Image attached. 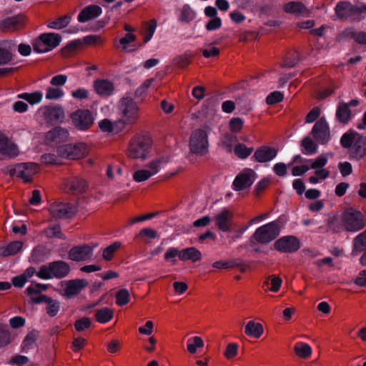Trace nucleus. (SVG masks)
Listing matches in <instances>:
<instances>
[{"label":"nucleus","mask_w":366,"mask_h":366,"mask_svg":"<svg viewBox=\"0 0 366 366\" xmlns=\"http://www.w3.org/2000/svg\"><path fill=\"white\" fill-rule=\"evenodd\" d=\"M342 146L351 148L352 156L359 159L366 155V137L354 132L345 133L340 139Z\"/></svg>","instance_id":"f257e3e1"},{"label":"nucleus","mask_w":366,"mask_h":366,"mask_svg":"<svg viewBox=\"0 0 366 366\" xmlns=\"http://www.w3.org/2000/svg\"><path fill=\"white\" fill-rule=\"evenodd\" d=\"M335 13L340 19L357 21L366 16V4L359 3L353 6L348 1H342L337 4Z\"/></svg>","instance_id":"f03ea898"},{"label":"nucleus","mask_w":366,"mask_h":366,"mask_svg":"<svg viewBox=\"0 0 366 366\" xmlns=\"http://www.w3.org/2000/svg\"><path fill=\"white\" fill-rule=\"evenodd\" d=\"M118 113L125 124H134L140 116V109L134 99L129 97H123L118 103Z\"/></svg>","instance_id":"7ed1b4c3"},{"label":"nucleus","mask_w":366,"mask_h":366,"mask_svg":"<svg viewBox=\"0 0 366 366\" xmlns=\"http://www.w3.org/2000/svg\"><path fill=\"white\" fill-rule=\"evenodd\" d=\"M170 162L169 155H162L154 159L147 167V169H142L136 171L133 174V179L136 182H142L149 179L151 177L157 174Z\"/></svg>","instance_id":"20e7f679"},{"label":"nucleus","mask_w":366,"mask_h":366,"mask_svg":"<svg viewBox=\"0 0 366 366\" xmlns=\"http://www.w3.org/2000/svg\"><path fill=\"white\" fill-rule=\"evenodd\" d=\"M61 39V36L56 33L41 34L32 41L33 49L39 54L49 52L60 44Z\"/></svg>","instance_id":"39448f33"},{"label":"nucleus","mask_w":366,"mask_h":366,"mask_svg":"<svg viewBox=\"0 0 366 366\" xmlns=\"http://www.w3.org/2000/svg\"><path fill=\"white\" fill-rule=\"evenodd\" d=\"M189 147L194 154H206L209 149L208 130L203 128L194 130L190 135Z\"/></svg>","instance_id":"423d86ee"},{"label":"nucleus","mask_w":366,"mask_h":366,"mask_svg":"<svg viewBox=\"0 0 366 366\" xmlns=\"http://www.w3.org/2000/svg\"><path fill=\"white\" fill-rule=\"evenodd\" d=\"M152 148V141L147 137H138L132 139L128 149V156L135 159H146Z\"/></svg>","instance_id":"0eeeda50"},{"label":"nucleus","mask_w":366,"mask_h":366,"mask_svg":"<svg viewBox=\"0 0 366 366\" xmlns=\"http://www.w3.org/2000/svg\"><path fill=\"white\" fill-rule=\"evenodd\" d=\"M59 157L71 160H79L84 158L89 153V147L84 142L66 144L58 147Z\"/></svg>","instance_id":"6e6552de"},{"label":"nucleus","mask_w":366,"mask_h":366,"mask_svg":"<svg viewBox=\"0 0 366 366\" xmlns=\"http://www.w3.org/2000/svg\"><path fill=\"white\" fill-rule=\"evenodd\" d=\"M342 227L348 232H357L365 226L364 216L353 208L345 210L341 217Z\"/></svg>","instance_id":"1a4fd4ad"},{"label":"nucleus","mask_w":366,"mask_h":366,"mask_svg":"<svg viewBox=\"0 0 366 366\" xmlns=\"http://www.w3.org/2000/svg\"><path fill=\"white\" fill-rule=\"evenodd\" d=\"M280 224L273 221L258 227L253 234L255 241L260 244H267L274 240L280 234Z\"/></svg>","instance_id":"9d476101"},{"label":"nucleus","mask_w":366,"mask_h":366,"mask_svg":"<svg viewBox=\"0 0 366 366\" xmlns=\"http://www.w3.org/2000/svg\"><path fill=\"white\" fill-rule=\"evenodd\" d=\"M39 171L37 164L33 162L21 163L14 166L10 169L9 172L12 176L21 179L24 182H30L34 175Z\"/></svg>","instance_id":"9b49d317"},{"label":"nucleus","mask_w":366,"mask_h":366,"mask_svg":"<svg viewBox=\"0 0 366 366\" xmlns=\"http://www.w3.org/2000/svg\"><path fill=\"white\" fill-rule=\"evenodd\" d=\"M48 210L49 214L56 219L71 217L76 212L74 205L61 202H53L49 205Z\"/></svg>","instance_id":"f8f14e48"},{"label":"nucleus","mask_w":366,"mask_h":366,"mask_svg":"<svg viewBox=\"0 0 366 366\" xmlns=\"http://www.w3.org/2000/svg\"><path fill=\"white\" fill-rule=\"evenodd\" d=\"M87 286V281L83 279L64 281L61 284V295L69 299L79 294Z\"/></svg>","instance_id":"ddd939ff"},{"label":"nucleus","mask_w":366,"mask_h":366,"mask_svg":"<svg viewBox=\"0 0 366 366\" xmlns=\"http://www.w3.org/2000/svg\"><path fill=\"white\" fill-rule=\"evenodd\" d=\"M311 134L314 139L321 144H327L330 139V127L325 118H320L314 124Z\"/></svg>","instance_id":"4468645a"},{"label":"nucleus","mask_w":366,"mask_h":366,"mask_svg":"<svg viewBox=\"0 0 366 366\" xmlns=\"http://www.w3.org/2000/svg\"><path fill=\"white\" fill-rule=\"evenodd\" d=\"M72 123L79 130L88 129L94 123V118L89 110L79 109L71 116Z\"/></svg>","instance_id":"2eb2a0df"},{"label":"nucleus","mask_w":366,"mask_h":366,"mask_svg":"<svg viewBox=\"0 0 366 366\" xmlns=\"http://www.w3.org/2000/svg\"><path fill=\"white\" fill-rule=\"evenodd\" d=\"M38 114L42 117L47 122L56 123L62 122L64 119L65 114L62 107L59 106L41 107L37 112Z\"/></svg>","instance_id":"dca6fc26"},{"label":"nucleus","mask_w":366,"mask_h":366,"mask_svg":"<svg viewBox=\"0 0 366 366\" xmlns=\"http://www.w3.org/2000/svg\"><path fill=\"white\" fill-rule=\"evenodd\" d=\"M256 177V173L252 169H244L234 179L232 188L235 191H242L245 189L253 184Z\"/></svg>","instance_id":"f3484780"},{"label":"nucleus","mask_w":366,"mask_h":366,"mask_svg":"<svg viewBox=\"0 0 366 366\" xmlns=\"http://www.w3.org/2000/svg\"><path fill=\"white\" fill-rule=\"evenodd\" d=\"M18 146L11 140L3 132L0 131V157L13 158L18 156Z\"/></svg>","instance_id":"a211bd4d"},{"label":"nucleus","mask_w":366,"mask_h":366,"mask_svg":"<svg viewBox=\"0 0 366 366\" xmlns=\"http://www.w3.org/2000/svg\"><path fill=\"white\" fill-rule=\"evenodd\" d=\"M300 247L298 239L294 236H285L277 239L274 243V248L281 252L292 253L297 251Z\"/></svg>","instance_id":"6ab92c4d"},{"label":"nucleus","mask_w":366,"mask_h":366,"mask_svg":"<svg viewBox=\"0 0 366 366\" xmlns=\"http://www.w3.org/2000/svg\"><path fill=\"white\" fill-rule=\"evenodd\" d=\"M94 247L88 244L74 247L69 252V258L76 262L86 261L92 257Z\"/></svg>","instance_id":"aec40b11"},{"label":"nucleus","mask_w":366,"mask_h":366,"mask_svg":"<svg viewBox=\"0 0 366 366\" xmlns=\"http://www.w3.org/2000/svg\"><path fill=\"white\" fill-rule=\"evenodd\" d=\"M87 188L86 182L81 177L73 176L64 181V190L67 193L78 194L83 193Z\"/></svg>","instance_id":"412c9836"},{"label":"nucleus","mask_w":366,"mask_h":366,"mask_svg":"<svg viewBox=\"0 0 366 366\" xmlns=\"http://www.w3.org/2000/svg\"><path fill=\"white\" fill-rule=\"evenodd\" d=\"M69 135L67 129L62 127H56L45 134L44 142L48 145H56L67 140Z\"/></svg>","instance_id":"4be33fe9"},{"label":"nucleus","mask_w":366,"mask_h":366,"mask_svg":"<svg viewBox=\"0 0 366 366\" xmlns=\"http://www.w3.org/2000/svg\"><path fill=\"white\" fill-rule=\"evenodd\" d=\"M233 213L228 209H223L213 217L216 226L222 232H227L231 229Z\"/></svg>","instance_id":"5701e85b"},{"label":"nucleus","mask_w":366,"mask_h":366,"mask_svg":"<svg viewBox=\"0 0 366 366\" xmlns=\"http://www.w3.org/2000/svg\"><path fill=\"white\" fill-rule=\"evenodd\" d=\"M277 154V150L269 146H262L256 149L253 154L254 160L259 163H265L274 159Z\"/></svg>","instance_id":"b1692460"},{"label":"nucleus","mask_w":366,"mask_h":366,"mask_svg":"<svg viewBox=\"0 0 366 366\" xmlns=\"http://www.w3.org/2000/svg\"><path fill=\"white\" fill-rule=\"evenodd\" d=\"M137 36L134 33L126 34L124 36L119 40H114V44L118 49L124 52H132L136 50L137 47L133 44Z\"/></svg>","instance_id":"393cba45"},{"label":"nucleus","mask_w":366,"mask_h":366,"mask_svg":"<svg viewBox=\"0 0 366 366\" xmlns=\"http://www.w3.org/2000/svg\"><path fill=\"white\" fill-rule=\"evenodd\" d=\"M93 86L96 93L102 97L110 96L114 91V84L107 79H97L94 81Z\"/></svg>","instance_id":"a878e982"},{"label":"nucleus","mask_w":366,"mask_h":366,"mask_svg":"<svg viewBox=\"0 0 366 366\" xmlns=\"http://www.w3.org/2000/svg\"><path fill=\"white\" fill-rule=\"evenodd\" d=\"M102 8L97 5H89L85 7L79 14L78 20L79 22L85 23L95 19L101 15Z\"/></svg>","instance_id":"bb28decb"},{"label":"nucleus","mask_w":366,"mask_h":366,"mask_svg":"<svg viewBox=\"0 0 366 366\" xmlns=\"http://www.w3.org/2000/svg\"><path fill=\"white\" fill-rule=\"evenodd\" d=\"M284 11L296 16H307L309 14V11L305 6L298 1H290L286 4L284 6Z\"/></svg>","instance_id":"cd10ccee"},{"label":"nucleus","mask_w":366,"mask_h":366,"mask_svg":"<svg viewBox=\"0 0 366 366\" xmlns=\"http://www.w3.org/2000/svg\"><path fill=\"white\" fill-rule=\"evenodd\" d=\"M244 332L248 337L257 339L263 335L264 327L261 323L249 320L245 325Z\"/></svg>","instance_id":"c85d7f7f"},{"label":"nucleus","mask_w":366,"mask_h":366,"mask_svg":"<svg viewBox=\"0 0 366 366\" xmlns=\"http://www.w3.org/2000/svg\"><path fill=\"white\" fill-rule=\"evenodd\" d=\"M54 277L62 278L66 277L70 270L69 265L63 261H56L51 263Z\"/></svg>","instance_id":"c756f323"},{"label":"nucleus","mask_w":366,"mask_h":366,"mask_svg":"<svg viewBox=\"0 0 366 366\" xmlns=\"http://www.w3.org/2000/svg\"><path fill=\"white\" fill-rule=\"evenodd\" d=\"M342 35L357 44H366V31H357L354 28H347L342 32Z\"/></svg>","instance_id":"7c9ffc66"},{"label":"nucleus","mask_w":366,"mask_h":366,"mask_svg":"<svg viewBox=\"0 0 366 366\" xmlns=\"http://www.w3.org/2000/svg\"><path fill=\"white\" fill-rule=\"evenodd\" d=\"M295 355L302 359H308L312 354V349L310 345L304 342H297L294 345Z\"/></svg>","instance_id":"2f4dec72"},{"label":"nucleus","mask_w":366,"mask_h":366,"mask_svg":"<svg viewBox=\"0 0 366 366\" xmlns=\"http://www.w3.org/2000/svg\"><path fill=\"white\" fill-rule=\"evenodd\" d=\"M201 252L195 247L184 249L179 253V258L182 261L191 260L197 262L201 259Z\"/></svg>","instance_id":"473e14b6"},{"label":"nucleus","mask_w":366,"mask_h":366,"mask_svg":"<svg viewBox=\"0 0 366 366\" xmlns=\"http://www.w3.org/2000/svg\"><path fill=\"white\" fill-rule=\"evenodd\" d=\"M22 242L14 241L5 247H0V254L4 257L14 255L22 249Z\"/></svg>","instance_id":"72a5a7b5"},{"label":"nucleus","mask_w":366,"mask_h":366,"mask_svg":"<svg viewBox=\"0 0 366 366\" xmlns=\"http://www.w3.org/2000/svg\"><path fill=\"white\" fill-rule=\"evenodd\" d=\"M19 99H24L30 104L34 105L40 103L43 99V93L41 92H34L31 93H21L18 94Z\"/></svg>","instance_id":"f704fd0d"},{"label":"nucleus","mask_w":366,"mask_h":366,"mask_svg":"<svg viewBox=\"0 0 366 366\" xmlns=\"http://www.w3.org/2000/svg\"><path fill=\"white\" fill-rule=\"evenodd\" d=\"M114 315L113 310L109 307H104L97 310L95 313V317L98 322L105 324L109 322Z\"/></svg>","instance_id":"c9c22d12"},{"label":"nucleus","mask_w":366,"mask_h":366,"mask_svg":"<svg viewBox=\"0 0 366 366\" xmlns=\"http://www.w3.org/2000/svg\"><path fill=\"white\" fill-rule=\"evenodd\" d=\"M237 142V138L235 136L231 135L229 134H224L219 142V145L224 149L225 151L228 152H232L234 146V144Z\"/></svg>","instance_id":"e433bc0d"},{"label":"nucleus","mask_w":366,"mask_h":366,"mask_svg":"<svg viewBox=\"0 0 366 366\" xmlns=\"http://www.w3.org/2000/svg\"><path fill=\"white\" fill-rule=\"evenodd\" d=\"M204 347V341L199 336H194L189 338L187 342V349L190 354H195L197 349Z\"/></svg>","instance_id":"4c0bfd02"},{"label":"nucleus","mask_w":366,"mask_h":366,"mask_svg":"<svg viewBox=\"0 0 366 366\" xmlns=\"http://www.w3.org/2000/svg\"><path fill=\"white\" fill-rule=\"evenodd\" d=\"M253 150L252 147H248L242 143H238L234 146L232 151L238 158L244 159L247 158Z\"/></svg>","instance_id":"58836bf2"},{"label":"nucleus","mask_w":366,"mask_h":366,"mask_svg":"<svg viewBox=\"0 0 366 366\" xmlns=\"http://www.w3.org/2000/svg\"><path fill=\"white\" fill-rule=\"evenodd\" d=\"M196 17L195 11L188 4L184 5L180 9L179 21L182 22H189Z\"/></svg>","instance_id":"ea45409f"},{"label":"nucleus","mask_w":366,"mask_h":366,"mask_svg":"<svg viewBox=\"0 0 366 366\" xmlns=\"http://www.w3.org/2000/svg\"><path fill=\"white\" fill-rule=\"evenodd\" d=\"M65 92L61 87L50 86L46 89V99L49 100H56L62 98Z\"/></svg>","instance_id":"a19ab883"},{"label":"nucleus","mask_w":366,"mask_h":366,"mask_svg":"<svg viewBox=\"0 0 366 366\" xmlns=\"http://www.w3.org/2000/svg\"><path fill=\"white\" fill-rule=\"evenodd\" d=\"M337 118L341 122H347L351 117L350 111L347 104H340L336 112Z\"/></svg>","instance_id":"79ce46f5"},{"label":"nucleus","mask_w":366,"mask_h":366,"mask_svg":"<svg viewBox=\"0 0 366 366\" xmlns=\"http://www.w3.org/2000/svg\"><path fill=\"white\" fill-rule=\"evenodd\" d=\"M70 20L71 17L69 16H64L56 20L48 22L47 26L52 29H61L69 24Z\"/></svg>","instance_id":"37998d69"},{"label":"nucleus","mask_w":366,"mask_h":366,"mask_svg":"<svg viewBox=\"0 0 366 366\" xmlns=\"http://www.w3.org/2000/svg\"><path fill=\"white\" fill-rule=\"evenodd\" d=\"M45 302L47 304L46 312L51 317H54L57 315L60 309V302L57 300H53L49 297H45Z\"/></svg>","instance_id":"c03bdc74"},{"label":"nucleus","mask_w":366,"mask_h":366,"mask_svg":"<svg viewBox=\"0 0 366 366\" xmlns=\"http://www.w3.org/2000/svg\"><path fill=\"white\" fill-rule=\"evenodd\" d=\"M332 157V154L329 152L322 154L315 159H310V162H312L311 168L314 169H322L327 164L328 158Z\"/></svg>","instance_id":"a18cd8bd"},{"label":"nucleus","mask_w":366,"mask_h":366,"mask_svg":"<svg viewBox=\"0 0 366 366\" xmlns=\"http://www.w3.org/2000/svg\"><path fill=\"white\" fill-rule=\"evenodd\" d=\"M121 245V242H115L105 247L102 252L103 258L107 261L111 260L113 258L114 254L120 248Z\"/></svg>","instance_id":"49530a36"},{"label":"nucleus","mask_w":366,"mask_h":366,"mask_svg":"<svg viewBox=\"0 0 366 366\" xmlns=\"http://www.w3.org/2000/svg\"><path fill=\"white\" fill-rule=\"evenodd\" d=\"M302 145L303 147V152L305 154H315L317 150V146L315 142L310 137H305L302 142Z\"/></svg>","instance_id":"de8ad7c7"},{"label":"nucleus","mask_w":366,"mask_h":366,"mask_svg":"<svg viewBox=\"0 0 366 366\" xmlns=\"http://www.w3.org/2000/svg\"><path fill=\"white\" fill-rule=\"evenodd\" d=\"M22 18L20 16H13L6 19L3 22V26L4 28L8 29H18L21 24Z\"/></svg>","instance_id":"09e8293b"},{"label":"nucleus","mask_w":366,"mask_h":366,"mask_svg":"<svg viewBox=\"0 0 366 366\" xmlns=\"http://www.w3.org/2000/svg\"><path fill=\"white\" fill-rule=\"evenodd\" d=\"M353 245L355 250L358 252L366 249V229L355 238Z\"/></svg>","instance_id":"8fccbe9b"},{"label":"nucleus","mask_w":366,"mask_h":366,"mask_svg":"<svg viewBox=\"0 0 366 366\" xmlns=\"http://www.w3.org/2000/svg\"><path fill=\"white\" fill-rule=\"evenodd\" d=\"M130 300V294L127 289H122L116 294V303L119 306L127 304Z\"/></svg>","instance_id":"3c124183"},{"label":"nucleus","mask_w":366,"mask_h":366,"mask_svg":"<svg viewBox=\"0 0 366 366\" xmlns=\"http://www.w3.org/2000/svg\"><path fill=\"white\" fill-rule=\"evenodd\" d=\"M157 29V21L154 19L150 20L146 25L144 41L145 43L149 41Z\"/></svg>","instance_id":"603ef678"},{"label":"nucleus","mask_w":366,"mask_h":366,"mask_svg":"<svg viewBox=\"0 0 366 366\" xmlns=\"http://www.w3.org/2000/svg\"><path fill=\"white\" fill-rule=\"evenodd\" d=\"M52 269L51 263L47 265H44L40 267L39 270L36 272V275L42 280H49L54 277L52 274Z\"/></svg>","instance_id":"864d4df0"},{"label":"nucleus","mask_w":366,"mask_h":366,"mask_svg":"<svg viewBox=\"0 0 366 366\" xmlns=\"http://www.w3.org/2000/svg\"><path fill=\"white\" fill-rule=\"evenodd\" d=\"M282 283V280L275 275H272L270 277V280L265 282V284L269 285V290L272 292H277L280 290Z\"/></svg>","instance_id":"5fc2aeb1"},{"label":"nucleus","mask_w":366,"mask_h":366,"mask_svg":"<svg viewBox=\"0 0 366 366\" xmlns=\"http://www.w3.org/2000/svg\"><path fill=\"white\" fill-rule=\"evenodd\" d=\"M35 342L36 335L34 333L28 334L21 345L22 351L24 352H28L29 350L34 347Z\"/></svg>","instance_id":"6e6d98bb"},{"label":"nucleus","mask_w":366,"mask_h":366,"mask_svg":"<svg viewBox=\"0 0 366 366\" xmlns=\"http://www.w3.org/2000/svg\"><path fill=\"white\" fill-rule=\"evenodd\" d=\"M99 129L103 132L111 133L114 131V124L107 119H104L98 122Z\"/></svg>","instance_id":"4d7b16f0"},{"label":"nucleus","mask_w":366,"mask_h":366,"mask_svg":"<svg viewBox=\"0 0 366 366\" xmlns=\"http://www.w3.org/2000/svg\"><path fill=\"white\" fill-rule=\"evenodd\" d=\"M244 124V122L242 119L239 117L232 118L229 121V129L231 132L234 133H238L242 129Z\"/></svg>","instance_id":"13d9d810"},{"label":"nucleus","mask_w":366,"mask_h":366,"mask_svg":"<svg viewBox=\"0 0 366 366\" xmlns=\"http://www.w3.org/2000/svg\"><path fill=\"white\" fill-rule=\"evenodd\" d=\"M12 340L11 332L7 329L0 330V347L9 345Z\"/></svg>","instance_id":"bf43d9fd"},{"label":"nucleus","mask_w":366,"mask_h":366,"mask_svg":"<svg viewBox=\"0 0 366 366\" xmlns=\"http://www.w3.org/2000/svg\"><path fill=\"white\" fill-rule=\"evenodd\" d=\"M284 95L282 92L276 91L270 93L267 99L266 102L267 104H274L282 101Z\"/></svg>","instance_id":"052dcab7"},{"label":"nucleus","mask_w":366,"mask_h":366,"mask_svg":"<svg viewBox=\"0 0 366 366\" xmlns=\"http://www.w3.org/2000/svg\"><path fill=\"white\" fill-rule=\"evenodd\" d=\"M67 76L64 74H58L54 76L50 79V84L53 86L61 87L64 86L67 81Z\"/></svg>","instance_id":"680f3d73"},{"label":"nucleus","mask_w":366,"mask_h":366,"mask_svg":"<svg viewBox=\"0 0 366 366\" xmlns=\"http://www.w3.org/2000/svg\"><path fill=\"white\" fill-rule=\"evenodd\" d=\"M44 234L49 238L61 237V229L59 225L49 227L44 230Z\"/></svg>","instance_id":"e2e57ef3"},{"label":"nucleus","mask_w":366,"mask_h":366,"mask_svg":"<svg viewBox=\"0 0 366 366\" xmlns=\"http://www.w3.org/2000/svg\"><path fill=\"white\" fill-rule=\"evenodd\" d=\"M202 54L205 58L217 56L219 54V49L212 44H209L202 50Z\"/></svg>","instance_id":"0e129e2a"},{"label":"nucleus","mask_w":366,"mask_h":366,"mask_svg":"<svg viewBox=\"0 0 366 366\" xmlns=\"http://www.w3.org/2000/svg\"><path fill=\"white\" fill-rule=\"evenodd\" d=\"M92 321L89 317H83L77 320L75 323V329L80 332L85 329L89 328L91 326Z\"/></svg>","instance_id":"69168bd1"},{"label":"nucleus","mask_w":366,"mask_h":366,"mask_svg":"<svg viewBox=\"0 0 366 366\" xmlns=\"http://www.w3.org/2000/svg\"><path fill=\"white\" fill-rule=\"evenodd\" d=\"M139 237L144 239H154L157 237V232L152 228H144L139 234Z\"/></svg>","instance_id":"338daca9"},{"label":"nucleus","mask_w":366,"mask_h":366,"mask_svg":"<svg viewBox=\"0 0 366 366\" xmlns=\"http://www.w3.org/2000/svg\"><path fill=\"white\" fill-rule=\"evenodd\" d=\"M71 97L76 99L82 100L89 97V92L85 88H79L71 92Z\"/></svg>","instance_id":"774afa93"}]
</instances>
